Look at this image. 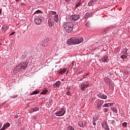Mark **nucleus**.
I'll return each instance as SVG.
<instances>
[{
	"label": "nucleus",
	"instance_id": "58",
	"mask_svg": "<svg viewBox=\"0 0 130 130\" xmlns=\"http://www.w3.org/2000/svg\"><path fill=\"white\" fill-rule=\"evenodd\" d=\"M16 118H18V117H17V116H16Z\"/></svg>",
	"mask_w": 130,
	"mask_h": 130
},
{
	"label": "nucleus",
	"instance_id": "13",
	"mask_svg": "<svg viewBox=\"0 0 130 130\" xmlns=\"http://www.w3.org/2000/svg\"><path fill=\"white\" fill-rule=\"evenodd\" d=\"M21 70H22V68H21V65L19 64L16 66V67L14 69V71L15 72H19V71H21Z\"/></svg>",
	"mask_w": 130,
	"mask_h": 130
},
{
	"label": "nucleus",
	"instance_id": "29",
	"mask_svg": "<svg viewBox=\"0 0 130 130\" xmlns=\"http://www.w3.org/2000/svg\"><path fill=\"white\" fill-rule=\"evenodd\" d=\"M73 28H74L75 30H78V28H79V26H78V23L73 24Z\"/></svg>",
	"mask_w": 130,
	"mask_h": 130
},
{
	"label": "nucleus",
	"instance_id": "47",
	"mask_svg": "<svg viewBox=\"0 0 130 130\" xmlns=\"http://www.w3.org/2000/svg\"><path fill=\"white\" fill-rule=\"evenodd\" d=\"M34 119H37V117L36 116H34L33 117Z\"/></svg>",
	"mask_w": 130,
	"mask_h": 130
},
{
	"label": "nucleus",
	"instance_id": "34",
	"mask_svg": "<svg viewBox=\"0 0 130 130\" xmlns=\"http://www.w3.org/2000/svg\"><path fill=\"white\" fill-rule=\"evenodd\" d=\"M67 129H68V130H75V129L74 128V127H73V126H68Z\"/></svg>",
	"mask_w": 130,
	"mask_h": 130
},
{
	"label": "nucleus",
	"instance_id": "15",
	"mask_svg": "<svg viewBox=\"0 0 130 130\" xmlns=\"http://www.w3.org/2000/svg\"><path fill=\"white\" fill-rule=\"evenodd\" d=\"M49 27H52L54 25V22L52 19H50L48 21Z\"/></svg>",
	"mask_w": 130,
	"mask_h": 130
},
{
	"label": "nucleus",
	"instance_id": "36",
	"mask_svg": "<svg viewBox=\"0 0 130 130\" xmlns=\"http://www.w3.org/2000/svg\"><path fill=\"white\" fill-rule=\"evenodd\" d=\"M103 107H109V103L108 104H105L103 106Z\"/></svg>",
	"mask_w": 130,
	"mask_h": 130
},
{
	"label": "nucleus",
	"instance_id": "24",
	"mask_svg": "<svg viewBox=\"0 0 130 130\" xmlns=\"http://www.w3.org/2000/svg\"><path fill=\"white\" fill-rule=\"evenodd\" d=\"M54 19L55 22H56V23H57V22H58V15H56L54 16Z\"/></svg>",
	"mask_w": 130,
	"mask_h": 130
},
{
	"label": "nucleus",
	"instance_id": "7",
	"mask_svg": "<svg viewBox=\"0 0 130 130\" xmlns=\"http://www.w3.org/2000/svg\"><path fill=\"white\" fill-rule=\"evenodd\" d=\"M49 41V38H46L44 39L41 43L42 46H44V47L47 46Z\"/></svg>",
	"mask_w": 130,
	"mask_h": 130
},
{
	"label": "nucleus",
	"instance_id": "18",
	"mask_svg": "<svg viewBox=\"0 0 130 130\" xmlns=\"http://www.w3.org/2000/svg\"><path fill=\"white\" fill-rule=\"evenodd\" d=\"M91 14H92V12H87L84 16L83 19H88V18L90 17V15H91Z\"/></svg>",
	"mask_w": 130,
	"mask_h": 130
},
{
	"label": "nucleus",
	"instance_id": "39",
	"mask_svg": "<svg viewBox=\"0 0 130 130\" xmlns=\"http://www.w3.org/2000/svg\"><path fill=\"white\" fill-rule=\"evenodd\" d=\"M96 119H94L93 118V125H95V124H96Z\"/></svg>",
	"mask_w": 130,
	"mask_h": 130
},
{
	"label": "nucleus",
	"instance_id": "14",
	"mask_svg": "<svg viewBox=\"0 0 130 130\" xmlns=\"http://www.w3.org/2000/svg\"><path fill=\"white\" fill-rule=\"evenodd\" d=\"M67 68L64 69H60L59 70V75H61V74H63L64 73H66L67 72Z\"/></svg>",
	"mask_w": 130,
	"mask_h": 130
},
{
	"label": "nucleus",
	"instance_id": "49",
	"mask_svg": "<svg viewBox=\"0 0 130 130\" xmlns=\"http://www.w3.org/2000/svg\"><path fill=\"white\" fill-rule=\"evenodd\" d=\"M112 105H113V103H109L110 106H112Z\"/></svg>",
	"mask_w": 130,
	"mask_h": 130
},
{
	"label": "nucleus",
	"instance_id": "40",
	"mask_svg": "<svg viewBox=\"0 0 130 130\" xmlns=\"http://www.w3.org/2000/svg\"><path fill=\"white\" fill-rule=\"evenodd\" d=\"M104 112H108V108H105L104 109Z\"/></svg>",
	"mask_w": 130,
	"mask_h": 130
},
{
	"label": "nucleus",
	"instance_id": "6",
	"mask_svg": "<svg viewBox=\"0 0 130 130\" xmlns=\"http://www.w3.org/2000/svg\"><path fill=\"white\" fill-rule=\"evenodd\" d=\"M80 18H81V16L80 15L75 14L70 16V20L72 22H75V21H78Z\"/></svg>",
	"mask_w": 130,
	"mask_h": 130
},
{
	"label": "nucleus",
	"instance_id": "30",
	"mask_svg": "<svg viewBox=\"0 0 130 130\" xmlns=\"http://www.w3.org/2000/svg\"><path fill=\"white\" fill-rule=\"evenodd\" d=\"M122 53H123V54H127V49L126 48L124 49L122 51Z\"/></svg>",
	"mask_w": 130,
	"mask_h": 130
},
{
	"label": "nucleus",
	"instance_id": "2",
	"mask_svg": "<svg viewBox=\"0 0 130 130\" xmlns=\"http://www.w3.org/2000/svg\"><path fill=\"white\" fill-rule=\"evenodd\" d=\"M84 41L83 37H80L78 38H72L68 40L67 41V44L68 45H74V44H79Z\"/></svg>",
	"mask_w": 130,
	"mask_h": 130
},
{
	"label": "nucleus",
	"instance_id": "35",
	"mask_svg": "<svg viewBox=\"0 0 130 130\" xmlns=\"http://www.w3.org/2000/svg\"><path fill=\"white\" fill-rule=\"evenodd\" d=\"M50 14H51V15H54H54H56V12L50 11Z\"/></svg>",
	"mask_w": 130,
	"mask_h": 130
},
{
	"label": "nucleus",
	"instance_id": "21",
	"mask_svg": "<svg viewBox=\"0 0 130 130\" xmlns=\"http://www.w3.org/2000/svg\"><path fill=\"white\" fill-rule=\"evenodd\" d=\"M102 60L104 62H107V61H108V57H107V56H104V57L102 58Z\"/></svg>",
	"mask_w": 130,
	"mask_h": 130
},
{
	"label": "nucleus",
	"instance_id": "53",
	"mask_svg": "<svg viewBox=\"0 0 130 130\" xmlns=\"http://www.w3.org/2000/svg\"><path fill=\"white\" fill-rule=\"evenodd\" d=\"M65 1H66V2H70V1H71V0H65Z\"/></svg>",
	"mask_w": 130,
	"mask_h": 130
},
{
	"label": "nucleus",
	"instance_id": "37",
	"mask_svg": "<svg viewBox=\"0 0 130 130\" xmlns=\"http://www.w3.org/2000/svg\"><path fill=\"white\" fill-rule=\"evenodd\" d=\"M38 110H39V108L38 107H35L33 109V111H37Z\"/></svg>",
	"mask_w": 130,
	"mask_h": 130
},
{
	"label": "nucleus",
	"instance_id": "32",
	"mask_svg": "<svg viewBox=\"0 0 130 130\" xmlns=\"http://www.w3.org/2000/svg\"><path fill=\"white\" fill-rule=\"evenodd\" d=\"M111 110L113 111V112H116V113H117V109L115 108H111Z\"/></svg>",
	"mask_w": 130,
	"mask_h": 130
},
{
	"label": "nucleus",
	"instance_id": "46",
	"mask_svg": "<svg viewBox=\"0 0 130 130\" xmlns=\"http://www.w3.org/2000/svg\"><path fill=\"white\" fill-rule=\"evenodd\" d=\"M82 73H83V71H80V72H79L78 73V74H77L78 76H79V75H80V74H82Z\"/></svg>",
	"mask_w": 130,
	"mask_h": 130
},
{
	"label": "nucleus",
	"instance_id": "27",
	"mask_svg": "<svg viewBox=\"0 0 130 130\" xmlns=\"http://www.w3.org/2000/svg\"><path fill=\"white\" fill-rule=\"evenodd\" d=\"M104 81L105 82V83H110L111 82V80L109 78H105Z\"/></svg>",
	"mask_w": 130,
	"mask_h": 130
},
{
	"label": "nucleus",
	"instance_id": "17",
	"mask_svg": "<svg viewBox=\"0 0 130 130\" xmlns=\"http://www.w3.org/2000/svg\"><path fill=\"white\" fill-rule=\"evenodd\" d=\"M99 98H101L102 99H107V96L106 95L103 94H98Z\"/></svg>",
	"mask_w": 130,
	"mask_h": 130
},
{
	"label": "nucleus",
	"instance_id": "51",
	"mask_svg": "<svg viewBox=\"0 0 130 130\" xmlns=\"http://www.w3.org/2000/svg\"><path fill=\"white\" fill-rule=\"evenodd\" d=\"M34 1H35V2H39V1L40 0H34Z\"/></svg>",
	"mask_w": 130,
	"mask_h": 130
},
{
	"label": "nucleus",
	"instance_id": "19",
	"mask_svg": "<svg viewBox=\"0 0 130 130\" xmlns=\"http://www.w3.org/2000/svg\"><path fill=\"white\" fill-rule=\"evenodd\" d=\"M78 125H79V126H81V127L85 126V123H84V121H79Z\"/></svg>",
	"mask_w": 130,
	"mask_h": 130
},
{
	"label": "nucleus",
	"instance_id": "23",
	"mask_svg": "<svg viewBox=\"0 0 130 130\" xmlns=\"http://www.w3.org/2000/svg\"><path fill=\"white\" fill-rule=\"evenodd\" d=\"M81 5H82V1L80 0L77 4H76V5L75 6L76 8H79V7H80V6H81Z\"/></svg>",
	"mask_w": 130,
	"mask_h": 130
},
{
	"label": "nucleus",
	"instance_id": "25",
	"mask_svg": "<svg viewBox=\"0 0 130 130\" xmlns=\"http://www.w3.org/2000/svg\"><path fill=\"white\" fill-rule=\"evenodd\" d=\"M104 101H100L98 104V107H101V105L103 104Z\"/></svg>",
	"mask_w": 130,
	"mask_h": 130
},
{
	"label": "nucleus",
	"instance_id": "31",
	"mask_svg": "<svg viewBox=\"0 0 130 130\" xmlns=\"http://www.w3.org/2000/svg\"><path fill=\"white\" fill-rule=\"evenodd\" d=\"M124 73L125 75H129V70H128L127 69H126L124 70Z\"/></svg>",
	"mask_w": 130,
	"mask_h": 130
},
{
	"label": "nucleus",
	"instance_id": "9",
	"mask_svg": "<svg viewBox=\"0 0 130 130\" xmlns=\"http://www.w3.org/2000/svg\"><path fill=\"white\" fill-rule=\"evenodd\" d=\"M113 28H114V26H113V25H110L107 28H106V29H104L103 30L102 33L103 34H106V33H107V32H108L109 31V30H110V29H112Z\"/></svg>",
	"mask_w": 130,
	"mask_h": 130
},
{
	"label": "nucleus",
	"instance_id": "33",
	"mask_svg": "<svg viewBox=\"0 0 130 130\" xmlns=\"http://www.w3.org/2000/svg\"><path fill=\"white\" fill-rule=\"evenodd\" d=\"M121 58H122V59H125V58H127V56L125 55H122L120 56Z\"/></svg>",
	"mask_w": 130,
	"mask_h": 130
},
{
	"label": "nucleus",
	"instance_id": "22",
	"mask_svg": "<svg viewBox=\"0 0 130 130\" xmlns=\"http://www.w3.org/2000/svg\"><path fill=\"white\" fill-rule=\"evenodd\" d=\"M9 29V26H3L2 27V31H7Z\"/></svg>",
	"mask_w": 130,
	"mask_h": 130
},
{
	"label": "nucleus",
	"instance_id": "44",
	"mask_svg": "<svg viewBox=\"0 0 130 130\" xmlns=\"http://www.w3.org/2000/svg\"><path fill=\"white\" fill-rule=\"evenodd\" d=\"M109 86L110 87V88H111V89H113V86L111 84H110Z\"/></svg>",
	"mask_w": 130,
	"mask_h": 130
},
{
	"label": "nucleus",
	"instance_id": "11",
	"mask_svg": "<svg viewBox=\"0 0 130 130\" xmlns=\"http://www.w3.org/2000/svg\"><path fill=\"white\" fill-rule=\"evenodd\" d=\"M10 125H11V124L9 122H6L5 124H4L3 127L0 130H5L6 128H8V127H9Z\"/></svg>",
	"mask_w": 130,
	"mask_h": 130
},
{
	"label": "nucleus",
	"instance_id": "26",
	"mask_svg": "<svg viewBox=\"0 0 130 130\" xmlns=\"http://www.w3.org/2000/svg\"><path fill=\"white\" fill-rule=\"evenodd\" d=\"M109 123L113 124V125H115V121L114 120H109Z\"/></svg>",
	"mask_w": 130,
	"mask_h": 130
},
{
	"label": "nucleus",
	"instance_id": "54",
	"mask_svg": "<svg viewBox=\"0 0 130 130\" xmlns=\"http://www.w3.org/2000/svg\"><path fill=\"white\" fill-rule=\"evenodd\" d=\"M0 14H2V9H0Z\"/></svg>",
	"mask_w": 130,
	"mask_h": 130
},
{
	"label": "nucleus",
	"instance_id": "59",
	"mask_svg": "<svg viewBox=\"0 0 130 130\" xmlns=\"http://www.w3.org/2000/svg\"><path fill=\"white\" fill-rule=\"evenodd\" d=\"M0 45H2V44L0 43Z\"/></svg>",
	"mask_w": 130,
	"mask_h": 130
},
{
	"label": "nucleus",
	"instance_id": "10",
	"mask_svg": "<svg viewBox=\"0 0 130 130\" xmlns=\"http://www.w3.org/2000/svg\"><path fill=\"white\" fill-rule=\"evenodd\" d=\"M102 125L103 127L106 130H109V126L107 124V122H104V123H102Z\"/></svg>",
	"mask_w": 130,
	"mask_h": 130
},
{
	"label": "nucleus",
	"instance_id": "20",
	"mask_svg": "<svg viewBox=\"0 0 130 130\" xmlns=\"http://www.w3.org/2000/svg\"><path fill=\"white\" fill-rule=\"evenodd\" d=\"M47 92H48V90L45 88L43 90L42 92H41V95H45L47 93Z\"/></svg>",
	"mask_w": 130,
	"mask_h": 130
},
{
	"label": "nucleus",
	"instance_id": "28",
	"mask_svg": "<svg viewBox=\"0 0 130 130\" xmlns=\"http://www.w3.org/2000/svg\"><path fill=\"white\" fill-rule=\"evenodd\" d=\"M37 94H39V91L38 90H35L33 92H32L30 95H36Z\"/></svg>",
	"mask_w": 130,
	"mask_h": 130
},
{
	"label": "nucleus",
	"instance_id": "56",
	"mask_svg": "<svg viewBox=\"0 0 130 130\" xmlns=\"http://www.w3.org/2000/svg\"><path fill=\"white\" fill-rule=\"evenodd\" d=\"M2 127V124H0V128Z\"/></svg>",
	"mask_w": 130,
	"mask_h": 130
},
{
	"label": "nucleus",
	"instance_id": "3",
	"mask_svg": "<svg viewBox=\"0 0 130 130\" xmlns=\"http://www.w3.org/2000/svg\"><path fill=\"white\" fill-rule=\"evenodd\" d=\"M63 27L66 31V32H68V33H71L72 31H73V29H74V24L72 22H68L65 23Z\"/></svg>",
	"mask_w": 130,
	"mask_h": 130
},
{
	"label": "nucleus",
	"instance_id": "52",
	"mask_svg": "<svg viewBox=\"0 0 130 130\" xmlns=\"http://www.w3.org/2000/svg\"><path fill=\"white\" fill-rule=\"evenodd\" d=\"M15 1H16V3H18V2L20 1V0H15Z\"/></svg>",
	"mask_w": 130,
	"mask_h": 130
},
{
	"label": "nucleus",
	"instance_id": "12",
	"mask_svg": "<svg viewBox=\"0 0 130 130\" xmlns=\"http://www.w3.org/2000/svg\"><path fill=\"white\" fill-rule=\"evenodd\" d=\"M98 1V0H91L88 3V5L89 6H94V5L96 4V3H97Z\"/></svg>",
	"mask_w": 130,
	"mask_h": 130
},
{
	"label": "nucleus",
	"instance_id": "43",
	"mask_svg": "<svg viewBox=\"0 0 130 130\" xmlns=\"http://www.w3.org/2000/svg\"><path fill=\"white\" fill-rule=\"evenodd\" d=\"M67 94L68 95V96H71V92H70L68 90V92H67Z\"/></svg>",
	"mask_w": 130,
	"mask_h": 130
},
{
	"label": "nucleus",
	"instance_id": "55",
	"mask_svg": "<svg viewBox=\"0 0 130 130\" xmlns=\"http://www.w3.org/2000/svg\"><path fill=\"white\" fill-rule=\"evenodd\" d=\"M26 56H27L26 55H24V57H23V58H25V57H26Z\"/></svg>",
	"mask_w": 130,
	"mask_h": 130
},
{
	"label": "nucleus",
	"instance_id": "48",
	"mask_svg": "<svg viewBox=\"0 0 130 130\" xmlns=\"http://www.w3.org/2000/svg\"><path fill=\"white\" fill-rule=\"evenodd\" d=\"M86 26H87V27H89L90 26V25H89V23H86Z\"/></svg>",
	"mask_w": 130,
	"mask_h": 130
},
{
	"label": "nucleus",
	"instance_id": "5",
	"mask_svg": "<svg viewBox=\"0 0 130 130\" xmlns=\"http://www.w3.org/2000/svg\"><path fill=\"white\" fill-rule=\"evenodd\" d=\"M66 113V109L61 108L59 111H57L55 114L56 116H62Z\"/></svg>",
	"mask_w": 130,
	"mask_h": 130
},
{
	"label": "nucleus",
	"instance_id": "57",
	"mask_svg": "<svg viewBox=\"0 0 130 130\" xmlns=\"http://www.w3.org/2000/svg\"><path fill=\"white\" fill-rule=\"evenodd\" d=\"M16 118H18V117H17V116H16Z\"/></svg>",
	"mask_w": 130,
	"mask_h": 130
},
{
	"label": "nucleus",
	"instance_id": "4",
	"mask_svg": "<svg viewBox=\"0 0 130 130\" xmlns=\"http://www.w3.org/2000/svg\"><path fill=\"white\" fill-rule=\"evenodd\" d=\"M89 82L88 81L82 82L80 85L81 90L83 91H86V89H87V88L89 87Z\"/></svg>",
	"mask_w": 130,
	"mask_h": 130
},
{
	"label": "nucleus",
	"instance_id": "41",
	"mask_svg": "<svg viewBox=\"0 0 130 130\" xmlns=\"http://www.w3.org/2000/svg\"><path fill=\"white\" fill-rule=\"evenodd\" d=\"M5 104H6V103H2L0 104V107H2V106H4V105H5Z\"/></svg>",
	"mask_w": 130,
	"mask_h": 130
},
{
	"label": "nucleus",
	"instance_id": "38",
	"mask_svg": "<svg viewBox=\"0 0 130 130\" xmlns=\"http://www.w3.org/2000/svg\"><path fill=\"white\" fill-rule=\"evenodd\" d=\"M122 124L123 126H126V125H127V123L124 122Z\"/></svg>",
	"mask_w": 130,
	"mask_h": 130
},
{
	"label": "nucleus",
	"instance_id": "16",
	"mask_svg": "<svg viewBox=\"0 0 130 130\" xmlns=\"http://www.w3.org/2000/svg\"><path fill=\"white\" fill-rule=\"evenodd\" d=\"M61 83V82H60V81H57L56 83H55L53 84V87H54V88H56L57 87H59V86H60Z\"/></svg>",
	"mask_w": 130,
	"mask_h": 130
},
{
	"label": "nucleus",
	"instance_id": "45",
	"mask_svg": "<svg viewBox=\"0 0 130 130\" xmlns=\"http://www.w3.org/2000/svg\"><path fill=\"white\" fill-rule=\"evenodd\" d=\"M88 75V73H85L84 75H83V77H87V75Z\"/></svg>",
	"mask_w": 130,
	"mask_h": 130
},
{
	"label": "nucleus",
	"instance_id": "42",
	"mask_svg": "<svg viewBox=\"0 0 130 130\" xmlns=\"http://www.w3.org/2000/svg\"><path fill=\"white\" fill-rule=\"evenodd\" d=\"M16 33L15 31H13L11 34L9 35V36H12V35H14Z\"/></svg>",
	"mask_w": 130,
	"mask_h": 130
},
{
	"label": "nucleus",
	"instance_id": "1",
	"mask_svg": "<svg viewBox=\"0 0 130 130\" xmlns=\"http://www.w3.org/2000/svg\"><path fill=\"white\" fill-rule=\"evenodd\" d=\"M36 14V17L35 18L34 22L36 25L41 24V22L44 20V13L41 10H37L35 12Z\"/></svg>",
	"mask_w": 130,
	"mask_h": 130
},
{
	"label": "nucleus",
	"instance_id": "8",
	"mask_svg": "<svg viewBox=\"0 0 130 130\" xmlns=\"http://www.w3.org/2000/svg\"><path fill=\"white\" fill-rule=\"evenodd\" d=\"M28 61H25L24 62H21L19 63L20 64V68L21 70H26L27 69V66H28Z\"/></svg>",
	"mask_w": 130,
	"mask_h": 130
},
{
	"label": "nucleus",
	"instance_id": "50",
	"mask_svg": "<svg viewBox=\"0 0 130 130\" xmlns=\"http://www.w3.org/2000/svg\"><path fill=\"white\" fill-rule=\"evenodd\" d=\"M75 63V62L72 61V64L73 65V67H74V63Z\"/></svg>",
	"mask_w": 130,
	"mask_h": 130
}]
</instances>
